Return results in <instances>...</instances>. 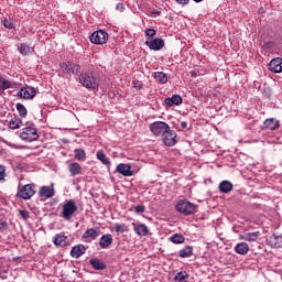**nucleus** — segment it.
<instances>
[{
  "label": "nucleus",
  "mask_w": 282,
  "mask_h": 282,
  "mask_svg": "<svg viewBox=\"0 0 282 282\" xmlns=\"http://www.w3.org/2000/svg\"><path fill=\"white\" fill-rule=\"evenodd\" d=\"M78 212V206H76V202L74 199L66 200L63 205L61 217L69 221L72 217H74V213Z\"/></svg>",
  "instance_id": "4"
},
{
  "label": "nucleus",
  "mask_w": 282,
  "mask_h": 282,
  "mask_svg": "<svg viewBox=\"0 0 282 282\" xmlns=\"http://www.w3.org/2000/svg\"><path fill=\"white\" fill-rule=\"evenodd\" d=\"M8 229V223L6 221H1L0 223V232H3V230Z\"/></svg>",
  "instance_id": "44"
},
{
  "label": "nucleus",
  "mask_w": 282,
  "mask_h": 282,
  "mask_svg": "<svg viewBox=\"0 0 282 282\" xmlns=\"http://www.w3.org/2000/svg\"><path fill=\"white\" fill-rule=\"evenodd\" d=\"M54 193V183H52L51 186H42L39 191V196L45 197V199H50Z\"/></svg>",
  "instance_id": "15"
},
{
  "label": "nucleus",
  "mask_w": 282,
  "mask_h": 282,
  "mask_svg": "<svg viewBox=\"0 0 282 282\" xmlns=\"http://www.w3.org/2000/svg\"><path fill=\"white\" fill-rule=\"evenodd\" d=\"M100 237V230L90 228L86 230L83 235V239H98Z\"/></svg>",
  "instance_id": "26"
},
{
  "label": "nucleus",
  "mask_w": 282,
  "mask_h": 282,
  "mask_svg": "<svg viewBox=\"0 0 282 282\" xmlns=\"http://www.w3.org/2000/svg\"><path fill=\"white\" fill-rule=\"evenodd\" d=\"M219 191L220 193H225V194L230 193L232 191V184L230 183V181L220 182Z\"/></svg>",
  "instance_id": "30"
},
{
  "label": "nucleus",
  "mask_w": 282,
  "mask_h": 282,
  "mask_svg": "<svg viewBox=\"0 0 282 282\" xmlns=\"http://www.w3.org/2000/svg\"><path fill=\"white\" fill-rule=\"evenodd\" d=\"M182 96L180 95H173L172 97H167L164 100V104L167 105V107H173V105H182Z\"/></svg>",
  "instance_id": "22"
},
{
  "label": "nucleus",
  "mask_w": 282,
  "mask_h": 282,
  "mask_svg": "<svg viewBox=\"0 0 282 282\" xmlns=\"http://www.w3.org/2000/svg\"><path fill=\"white\" fill-rule=\"evenodd\" d=\"M18 96L20 98H23L24 100H32V98L36 96V89H34V87L26 86L20 89V91L18 93Z\"/></svg>",
  "instance_id": "10"
},
{
  "label": "nucleus",
  "mask_w": 282,
  "mask_h": 282,
  "mask_svg": "<svg viewBox=\"0 0 282 282\" xmlns=\"http://www.w3.org/2000/svg\"><path fill=\"white\" fill-rule=\"evenodd\" d=\"M153 78H155L156 83H161V85H164V83L169 82V77L163 72H155L153 73Z\"/></svg>",
  "instance_id": "31"
},
{
  "label": "nucleus",
  "mask_w": 282,
  "mask_h": 282,
  "mask_svg": "<svg viewBox=\"0 0 282 282\" xmlns=\"http://www.w3.org/2000/svg\"><path fill=\"white\" fill-rule=\"evenodd\" d=\"M145 45L150 47V50L159 52V50H162V47H164V40L160 37H155L154 40H148L145 41Z\"/></svg>",
  "instance_id": "11"
},
{
  "label": "nucleus",
  "mask_w": 282,
  "mask_h": 282,
  "mask_svg": "<svg viewBox=\"0 0 282 282\" xmlns=\"http://www.w3.org/2000/svg\"><path fill=\"white\" fill-rule=\"evenodd\" d=\"M113 228L116 232H127V225L124 224H115Z\"/></svg>",
  "instance_id": "39"
},
{
  "label": "nucleus",
  "mask_w": 282,
  "mask_h": 282,
  "mask_svg": "<svg viewBox=\"0 0 282 282\" xmlns=\"http://www.w3.org/2000/svg\"><path fill=\"white\" fill-rule=\"evenodd\" d=\"M117 10H120V12H123V10H124V4L118 3V4H117Z\"/></svg>",
  "instance_id": "46"
},
{
  "label": "nucleus",
  "mask_w": 282,
  "mask_h": 282,
  "mask_svg": "<svg viewBox=\"0 0 282 282\" xmlns=\"http://www.w3.org/2000/svg\"><path fill=\"white\" fill-rule=\"evenodd\" d=\"M191 0H176V3H180L181 6H186Z\"/></svg>",
  "instance_id": "45"
},
{
  "label": "nucleus",
  "mask_w": 282,
  "mask_h": 282,
  "mask_svg": "<svg viewBox=\"0 0 282 282\" xmlns=\"http://www.w3.org/2000/svg\"><path fill=\"white\" fill-rule=\"evenodd\" d=\"M260 236H261V232L259 231L246 232L243 235H240L239 239H241L242 241L252 242V241H257Z\"/></svg>",
  "instance_id": "21"
},
{
  "label": "nucleus",
  "mask_w": 282,
  "mask_h": 282,
  "mask_svg": "<svg viewBox=\"0 0 282 282\" xmlns=\"http://www.w3.org/2000/svg\"><path fill=\"white\" fill-rule=\"evenodd\" d=\"M85 252H87V248L84 245H77L70 249V257L73 259H80Z\"/></svg>",
  "instance_id": "16"
},
{
  "label": "nucleus",
  "mask_w": 282,
  "mask_h": 282,
  "mask_svg": "<svg viewBox=\"0 0 282 282\" xmlns=\"http://www.w3.org/2000/svg\"><path fill=\"white\" fill-rule=\"evenodd\" d=\"M111 243H113V236H111V234H106L101 236L99 240V248H101V250H107V248L111 247Z\"/></svg>",
  "instance_id": "13"
},
{
  "label": "nucleus",
  "mask_w": 282,
  "mask_h": 282,
  "mask_svg": "<svg viewBox=\"0 0 282 282\" xmlns=\"http://www.w3.org/2000/svg\"><path fill=\"white\" fill-rule=\"evenodd\" d=\"M193 1H195V3H202V1L204 0H193Z\"/></svg>",
  "instance_id": "48"
},
{
  "label": "nucleus",
  "mask_w": 282,
  "mask_h": 282,
  "mask_svg": "<svg viewBox=\"0 0 282 282\" xmlns=\"http://www.w3.org/2000/svg\"><path fill=\"white\" fill-rule=\"evenodd\" d=\"M79 83L82 87H85L86 89H96L98 87L100 79L98 78V75L91 70H86L80 73L79 75Z\"/></svg>",
  "instance_id": "1"
},
{
  "label": "nucleus",
  "mask_w": 282,
  "mask_h": 282,
  "mask_svg": "<svg viewBox=\"0 0 282 282\" xmlns=\"http://www.w3.org/2000/svg\"><path fill=\"white\" fill-rule=\"evenodd\" d=\"M178 257H181V259H189V257H193V246H186L181 249Z\"/></svg>",
  "instance_id": "28"
},
{
  "label": "nucleus",
  "mask_w": 282,
  "mask_h": 282,
  "mask_svg": "<svg viewBox=\"0 0 282 282\" xmlns=\"http://www.w3.org/2000/svg\"><path fill=\"white\" fill-rule=\"evenodd\" d=\"M62 72L67 74L68 76H76V74L80 73V65L74 62H64L59 64Z\"/></svg>",
  "instance_id": "8"
},
{
  "label": "nucleus",
  "mask_w": 282,
  "mask_h": 282,
  "mask_svg": "<svg viewBox=\"0 0 282 282\" xmlns=\"http://www.w3.org/2000/svg\"><path fill=\"white\" fill-rule=\"evenodd\" d=\"M36 191L34 189V184H26L18 189L17 196L20 199H32L34 197Z\"/></svg>",
  "instance_id": "7"
},
{
  "label": "nucleus",
  "mask_w": 282,
  "mask_h": 282,
  "mask_svg": "<svg viewBox=\"0 0 282 282\" xmlns=\"http://www.w3.org/2000/svg\"><path fill=\"white\" fill-rule=\"evenodd\" d=\"M20 216L22 217V219H30V212L22 209L20 210Z\"/></svg>",
  "instance_id": "43"
},
{
  "label": "nucleus",
  "mask_w": 282,
  "mask_h": 282,
  "mask_svg": "<svg viewBox=\"0 0 282 282\" xmlns=\"http://www.w3.org/2000/svg\"><path fill=\"white\" fill-rule=\"evenodd\" d=\"M117 173L123 175V177H131L133 175V171H131V165L120 163L117 165Z\"/></svg>",
  "instance_id": "14"
},
{
  "label": "nucleus",
  "mask_w": 282,
  "mask_h": 282,
  "mask_svg": "<svg viewBox=\"0 0 282 282\" xmlns=\"http://www.w3.org/2000/svg\"><path fill=\"white\" fill-rule=\"evenodd\" d=\"M144 210H147V207H144V205H137L134 207V213H137V215H142V213H144Z\"/></svg>",
  "instance_id": "41"
},
{
  "label": "nucleus",
  "mask_w": 282,
  "mask_h": 282,
  "mask_svg": "<svg viewBox=\"0 0 282 282\" xmlns=\"http://www.w3.org/2000/svg\"><path fill=\"white\" fill-rule=\"evenodd\" d=\"M68 171H69L72 177H76V175H80V173H83V166H80L78 163L74 162L68 165Z\"/></svg>",
  "instance_id": "24"
},
{
  "label": "nucleus",
  "mask_w": 282,
  "mask_h": 282,
  "mask_svg": "<svg viewBox=\"0 0 282 282\" xmlns=\"http://www.w3.org/2000/svg\"><path fill=\"white\" fill-rule=\"evenodd\" d=\"M20 54H22V56H28L32 53H34V47L30 46L28 43H21L20 46L18 47Z\"/></svg>",
  "instance_id": "25"
},
{
  "label": "nucleus",
  "mask_w": 282,
  "mask_h": 282,
  "mask_svg": "<svg viewBox=\"0 0 282 282\" xmlns=\"http://www.w3.org/2000/svg\"><path fill=\"white\" fill-rule=\"evenodd\" d=\"M53 242L56 246H59L61 248H64V246H67V238L65 236V234L61 232L54 236L53 238Z\"/></svg>",
  "instance_id": "23"
},
{
  "label": "nucleus",
  "mask_w": 282,
  "mask_h": 282,
  "mask_svg": "<svg viewBox=\"0 0 282 282\" xmlns=\"http://www.w3.org/2000/svg\"><path fill=\"white\" fill-rule=\"evenodd\" d=\"M74 154L75 160H79L82 162H85V160H87V153L83 149H75Z\"/></svg>",
  "instance_id": "33"
},
{
  "label": "nucleus",
  "mask_w": 282,
  "mask_h": 282,
  "mask_svg": "<svg viewBox=\"0 0 282 282\" xmlns=\"http://www.w3.org/2000/svg\"><path fill=\"white\" fill-rule=\"evenodd\" d=\"M3 25L7 28V30H12V28H14V22H12L11 19H4Z\"/></svg>",
  "instance_id": "40"
},
{
  "label": "nucleus",
  "mask_w": 282,
  "mask_h": 282,
  "mask_svg": "<svg viewBox=\"0 0 282 282\" xmlns=\"http://www.w3.org/2000/svg\"><path fill=\"white\" fill-rule=\"evenodd\" d=\"M161 138L165 147H175V144H177V132L171 128Z\"/></svg>",
  "instance_id": "9"
},
{
  "label": "nucleus",
  "mask_w": 282,
  "mask_h": 282,
  "mask_svg": "<svg viewBox=\"0 0 282 282\" xmlns=\"http://www.w3.org/2000/svg\"><path fill=\"white\" fill-rule=\"evenodd\" d=\"M17 109L21 118H25V116H28V109L23 104H17Z\"/></svg>",
  "instance_id": "37"
},
{
  "label": "nucleus",
  "mask_w": 282,
  "mask_h": 282,
  "mask_svg": "<svg viewBox=\"0 0 282 282\" xmlns=\"http://www.w3.org/2000/svg\"><path fill=\"white\" fill-rule=\"evenodd\" d=\"M170 129L171 127L169 123L163 121H154L150 124V131L152 135H155L156 138H162Z\"/></svg>",
  "instance_id": "3"
},
{
  "label": "nucleus",
  "mask_w": 282,
  "mask_h": 282,
  "mask_svg": "<svg viewBox=\"0 0 282 282\" xmlns=\"http://www.w3.org/2000/svg\"><path fill=\"white\" fill-rule=\"evenodd\" d=\"M12 85H14V83L6 78H0V91H3L6 89H11Z\"/></svg>",
  "instance_id": "34"
},
{
  "label": "nucleus",
  "mask_w": 282,
  "mask_h": 282,
  "mask_svg": "<svg viewBox=\"0 0 282 282\" xmlns=\"http://www.w3.org/2000/svg\"><path fill=\"white\" fill-rule=\"evenodd\" d=\"M21 124H22V122H21V120L20 119H18V118H13V119H11L10 121H9V128L10 129H21Z\"/></svg>",
  "instance_id": "35"
},
{
  "label": "nucleus",
  "mask_w": 282,
  "mask_h": 282,
  "mask_svg": "<svg viewBox=\"0 0 282 282\" xmlns=\"http://www.w3.org/2000/svg\"><path fill=\"white\" fill-rule=\"evenodd\" d=\"M96 155L97 160H99V162H101V164H104L105 166H109L111 164V159H109L102 150H99Z\"/></svg>",
  "instance_id": "27"
},
{
  "label": "nucleus",
  "mask_w": 282,
  "mask_h": 282,
  "mask_svg": "<svg viewBox=\"0 0 282 282\" xmlns=\"http://www.w3.org/2000/svg\"><path fill=\"white\" fill-rule=\"evenodd\" d=\"M170 241L175 245L184 243L186 241V238L182 234H174L170 237Z\"/></svg>",
  "instance_id": "32"
},
{
  "label": "nucleus",
  "mask_w": 282,
  "mask_h": 282,
  "mask_svg": "<svg viewBox=\"0 0 282 282\" xmlns=\"http://www.w3.org/2000/svg\"><path fill=\"white\" fill-rule=\"evenodd\" d=\"M267 243L271 248H282V236L271 235L267 238Z\"/></svg>",
  "instance_id": "17"
},
{
  "label": "nucleus",
  "mask_w": 282,
  "mask_h": 282,
  "mask_svg": "<svg viewBox=\"0 0 282 282\" xmlns=\"http://www.w3.org/2000/svg\"><path fill=\"white\" fill-rule=\"evenodd\" d=\"M237 254L246 256L250 252V245L248 242H239L234 248Z\"/></svg>",
  "instance_id": "19"
},
{
  "label": "nucleus",
  "mask_w": 282,
  "mask_h": 282,
  "mask_svg": "<svg viewBox=\"0 0 282 282\" xmlns=\"http://www.w3.org/2000/svg\"><path fill=\"white\" fill-rule=\"evenodd\" d=\"M20 138L24 142H34L39 140V131L34 126L25 127L22 129Z\"/></svg>",
  "instance_id": "5"
},
{
  "label": "nucleus",
  "mask_w": 282,
  "mask_h": 282,
  "mask_svg": "<svg viewBox=\"0 0 282 282\" xmlns=\"http://www.w3.org/2000/svg\"><path fill=\"white\" fill-rule=\"evenodd\" d=\"M89 39L90 43H94V45H105V43L109 41V33L105 30H98L93 32Z\"/></svg>",
  "instance_id": "6"
},
{
  "label": "nucleus",
  "mask_w": 282,
  "mask_h": 282,
  "mask_svg": "<svg viewBox=\"0 0 282 282\" xmlns=\"http://www.w3.org/2000/svg\"><path fill=\"white\" fill-rule=\"evenodd\" d=\"M175 208L177 213H182V215H195V213H197V205L187 199L178 200Z\"/></svg>",
  "instance_id": "2"
},
{
  "label": "nucleus",
  "mask_w": 282,
  "mask_h": 282,
  "mask_svg": "<svg viewBox=\"0 0 282 282\" xmlns=\"http://www.w3.org/2000/svg\"><path fill=\"white\" fill-rule=\"evenodd\" d=\"M188 127V122L181 121V129H186Z\"/></svg>",
  "instance_id": "47"
},
{
  "label": "nucleus",
  "mask_w": 282,
  "mask_h": 282,
  "mask_svg": "<svg viewBox=\"0 0 282 282\" xmlns=\"http://www.w3.org/2000/svg\"><path fill=\"white\" fill-rule=\"evenodd\" d=\"M89 263L93 265L94 270H105L107 268V264L97 258L90 259Z\"/></svg>",
  "instance_id": "29"
},
{
  "label": "nucleus",
  "mask_w": 282,
  "mask_h": 282,
  "mask_svg": "<svg viewBox=\"0 0 282 282\" xmlns=\"http://www.w3.org/2000/svg\"><path fill=\"white\" fill-rule=\"evenodd\" d=\"M3 180H6V167L0 165V182H3Z\"/></svg>",
  "instance_id": "42"
},
{
  "label": "nucleus",
  "mask_w": 282,
  "mask_h": 282,
  "mask_svg": "<svg viewBox=\"0 0 282 282\" xmlns=\"http://www.w3.org/2000/svg\"><path fill=\"white\" fill-rule=\"evenodd\" d=\"M133 230L138 235V237H147L149 235V227L144 224L137 225L135 223H132Z\"/></svg>",
  "instance_id": "18"
},
{
  "label": "nucleus",
  "mask_w": 282,
  "mask_h": 282,
  "mask_svg": "<svg viewBox=\"0 0 282 282\" xmlns=\"http://www.w3.org/2000/svg\"><path fill=\"white\" fill-rule=\"evenodd\" d=\"M147 41H151L155 34H158V31L155 29H145L144 31Z\"/></svg>",
  "instance_id": "36"
},
{
  "label": "nucleus",
  "mask_w": 282,
  "mask_h": 282,
  "mask_svg": "<svg viewBox=\"0 0 282 282\" xmlns=\"http://www.w3.org/2000/svg\"><path fill=\"white\" fill-rule=\"evenodd\" d=\"M269 69H270V72H273V74H281V72H282V58L281 57L273 58L269 63Z\"/></svg>",
  "instance_id": "12"
},
{
  "label": "nucleus",
  "mask_w": 282,
  "mask_h": 282,
  "mask_svg": "<svg viewBox=\"0 0 282 282\" xmlns=\"http://www.w3.org/2000/svg\"><path fill=\"white\" fill-rule=\"evenodd\" d=\"M264 129H269L270 131H276L279 127H281V122L274 118H269L264 122Z\"/></svg>",
  "instance_id": "20"
},
{
  "label": "nucleus",
  "mask_w": 282,
  "mask_h": 282,
  "mask_svg": "<svg viewBox=\"0 0 282 282\" xmlns=\"http://www.w3.org/2000/svg\"><path fill=\"white\" fill-rule=\"evenodd\" d=\"M174 279L177 282H186V280L188 279V273H186V272H178V273H176Z\"/></svg>",
  "instance_id": "38"
}]
</instances>
